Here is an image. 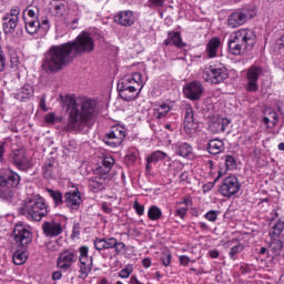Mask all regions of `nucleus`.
Returning a JSON list of instances; mask_svg holds the SVG:
<instances>
[{
    "instance_id": "nucleus-24",
    "label": "nucleus",
    "mask_w": 284,
    "mask_h": 284,
    "mask_svg": "<svg viewBox=\"0 0 284 284\" xmlns=\"http://www.w3.org/2000/svg\"><path fill=\"white\" fill-rule=\"evenodd\" d=\"M175 154L182 156V159H192L194 156V149L186 142L175 144Z\"/></svg>"
},
{
    "instance_id": "nucleus-17",
    "label": "nucleus",
    "mask_w": 284,
    "mask_h": 284,
    "mask_svg": "<svg viewBox=\"0 0 284 284\" xmlns=\"http://www.w3.org/2000/svg\"><path fill=\"white\" fill-rule=\"evenodd\" d=\"M184 94L192 101H199L203 97V84L199 81H193L184 87Z\"/></svg>"
},
{
    "instance_id": "nucleus-58",
    "label": "nucleus",
    "mask_w": 284,
    "mask_h": 284,
    "mask_svg": "<svg viewBox=\"0 0 284 284\" xmlns=\"http://www.w3.org/2000/svg\"><path fill=\"white\" fill-rule=\"evenodd\" d=\"M63 278V273L61 271H55L52 274V281H61Z\"/></svg>"
},
{
    "instance_id": "nucleus-5",
    "label": "nucleus",
    "mask_w": 284,
    "mask_h": 284,
    "mask_svg": "<svg viewBox=\"0 0 284 284\" xmlns=\"http://www.w3.org/2000/svg\"><path fill=\"white\" fill-rule=\"evenodd\" d=\"M118 88H120L121 97H128V92L134 94L138 90L143 89V75H141L139 72L131 75H125L122 79V83L119 84Z\"/></svg>"
},
{
    "instance_id": "nucleus-25",
    "label": "nucleus",
    "mask_w": 284,
    "mask_h": 284,
    "mask_svg": "<svg viewBox=\"0 0 284 284\" xmlns=\"http://www.w3.org/2000/svg\"><path fill=\"white\" fill-rule=\"evenodd\" d=\"M114 245H116V239L114 237L97 239L94 241V247L99 252H101V250H112Z\"/></svg>"
},
{
    "instance_id": "nucleus-10",
    "label": "nucleus",
    "mask_w": 284,
    "mask_h": 284,
    "mask_svg": "<svg viewBox=\"0 0 284 284\" xmlns=\"http://www.w3.org/2000/svg\"><path fill=\"white\" fill-rule=\"evenodd\" d=\"M12 161L13 165L23 172L30 170V168L33 165L32 159L26 154V150L23 149L14 150L12 152Z\"/></svg>"
},
{
    "instance_id": "nucleus-31",
    "label": "nucleus",
    "mask_w": 284,
    "mask_h": 284,
    "mask_svg": "<svg viewBox=\"0 0 284 284\" xmlns=\"http://www.w3.org/2000/svg\"><path fill=\"white\" fill-rule=\"evenodd\" d=\"M3 20L6 21L3 23V31L6 32V34L12 33L17 29L19 20H17L16 18H11L10 14H6Z\"/></svg>"
},
{
    "instance_id": "nucleus-43",
    "label": "nucleus",
    "mask_w": 284,
    "mask_h": 284,
    "mask_svg": "<svg viewBox=\"0 0 284 284\" xmlns=\"http://www.w3.org/2000/svg\"><path fill=\"white\" fill-rule=\"evenodd\" d=\"M81 17H83L81 8L75 7L73 9V12L71 13V23H72V26H77V23H79Z\"/></svg>"
},
{
    "instance_id": "nucleus-53",
    "label": "nucleus",
    "mask_w": 284,
    "mask_h": 284,
    "mask_svg": "<svg viewBox=\"0 0 284 284\" xmlns=\"http://www.w3.org/2000/svg\"><path fill=\"white\" fill-rule=\"evenodd\" d=\"M165 0H149V8H163Z\"/></svg>"
},
{
    "instance_id": "nucleus-50",
    "label": "nucleus",
    "mask_w": 284,
    "mask_h": 284,
    "mask_svg": "<svg viewBox=\"0 0 284 284\" xmlns=\"http://www.w3.org/2000/svg\"><path fill=\"white\" fill-rule=\"evenodd\" d=\"M161 263L164 265V267H170V264L172 263V254L163 253L161 256Z\"/></svg>"
},
{
    "instance_id": "nucleus-41",
    "label": "nucleus",
    "mask_w": 284,
    "mask_h": 284,
    "mask_svg": "<svg viewBox=\"0 0 284 284\" xmlns=\"http://www.w3.org/2000/svg\"><path fill=\"white\" fill-rule=\"evenodd\" d=\"M67 8H68V6H65V3L55 2L53 4V12H54L55 17H63V14H65Z\"/></svg>"
},
{
    "instance_id": "nucleus-26",
    "label": "nucleus",
    "mask_w": 284,
    "mask_h": 284,
    "mask_svg": "<svg viewBox=\"0 0 284 284\" xmlns=\"http://www.w3.org/2000/svg\"><path fill=\"white\" fill-rule=\"evenodd\" d=\"M32 94H34V89L32 88V85L24 84L13 94V97L18 101H28V99H30Z\"/></svg>"
},
{
    "instance_id": "nucleus-59",
    "label": "nucleus",
    "mask_w": 284,
    "mask_h": 284,
    "mask_svg": "<svg viewBox=\"0 0 284 284\" xmlns=\"http://www.w3.org/2000/svg\"><path fill=\"white\" fill-rule=\"evenodd\" d=\"M101 209H102V212H104L105 214H112V207H110L108 203L105 202L102 203Z\"/></svg>"
},
{
    "instance_id": "nucleus-3",
    "label": "nucleus",
    "mask_w": 284,
    "mask_h": 284,
    "mask_svg": "<svg viewBox=\"0 0 284 284\" xmlns=\"http://www.w3.org/2000/svg\"><path fill=\"white\" fill-rule=\"evenodd\" d=\"M256 45V33L252 29L242 28L233 31L229 37V51L235 57H241Z\"/></svg>"
},
{
    "instance_id": "nucleus-45",
    "label": "nucleus",
    "mask_w": 284,
    "mask_h": 284,
    "mask_svg": "<svg viewBox=\"0 0 284 284\" xmlns=\"http://www.w3.org/2000/svg\"><path fill=\"white\" fill-rule=\"evenodd\" d=\"M226 170H235L236 169V159L233 155L224 156Z\"/></svg>"
},
{
    "instance_id": "nucleus-55",
    "label": "nucleus",
    "mask_w": 284,
    "mask_h": 284,
    "mask_svg": "<svg viewBox=\"0 0 284 284\" xmlns=\"http://www.w3.org/2000/svg\"><path fill=\"white\" fill-rule=\"evenodd\" d=\"M113 247H114L116 254H121V252H123V250H125V243L119 242L115 240V245Z\"/></svg>"
},
{
    "instance_id": "nucleus-19",
    "label": "nucleus",
    "mask_w": 284,
    "mask_h": 284,
    "mask_svg": "<svg viewBox=\"0 0 284 284\" xmlns=\"http://www.w3.org/2000/svg\"><path fill=\"white\" fill-rule=\"evenodd\" d=\"M135 21L136 17L134 16V12L131 10L120 11L114 16V22L119 26H123L124 28L134 26Z\"/></svg>"
},
{
    "instance_id": "nucleus-23",
    "label": "nucleus",
    "mask_w": 284,
    "mask_h": 284,
    "mask_svg": "<svg viewBox=\"0 0 284 284\" xmlns=\"http://www.w3.org/2000/svg\"><path fill=\"white\" fill-rule=\"evenodd\" d=\"M219 48H221V39L219 38H213L211 39L205 49V53L207 59H215L219 54Z\"/></svg>"
},
{
    "instance_id": "nucleus-16",
    "label": "nucleus",
    "mask_w": 284,
    "mask_h": 284,
    "mask_svg": "<svg viewBox=\"0 0 284 284\" xmlns=\"http://www.w3.org/2000/svg\"><path fill=\"white\" fill-rule=\"evenodd\" d=\"M42 230L44 236L48 239H54L55 236L63 234V226L61 223L53 220L43 222Z\"/></svg>"
},
{
    "instance_id": "nucleus-38",
    "label": "nucleus",
    "mask_w": 284,
    "mask_h": 284,
    "mask_svg": "<svg viewBox=\"0 0 284 284\" xmlns=\"http://www.w3.org/2000/svg\"><path fill=\"white\" fill-rule=\"evenodd\" d=\"M13 197H14V190H12V187L1 186L0 199H2V201H12Z\"/></svg>"
},
{
    "instance_id": "nucleus-27",
    "label": "nucleus",
    "mask_w": 284,
    "mask_h": 284,
    "mask_svg": "<svg viewBox=\"0 0 284 284\" xmlns=\"http://www.w3.org/2000/svg\"><path fill=\"white\" fill-rule=\"evenodd\" d=\"M171 110L172 106L169 103L155 104L153 108V116L154 119H165Z\"/></svg>"
},
{
    "instance_id": "nucleus-54",
    "label": "nucleus",
    "mask_w": 284,
    "mask_h": 284,
    "mask_svg": "<svg viewBox=\"0 0 284 284\" xmlns=\"http://www.w3.org/2000/svg\"><path fill=\"white\" fill-rule=\"evenodd\" d=\"M133 207H134L136 214H139V216H143V214L145 212V206H143L138 201H135L134 204H133Z\"/></svg>"
},
{
    "instance_id": "nucleus-11",
    "label": "nucleus",
    "mask_w": 284,
    "mask_h": 284,
    "mask_svg": "<svg viewBox=\"0 0 284 284\" xmlns=\"http://www.w3.org/2000/svg\"><path fill=\"white\" fill-rule=\"evenodd\" d=\"M263 75L261 67H251L246 72V90L247 92H256L258 90V79Z\"/></svg>"
},
{
    "instance_id": "nucleus-40",
    "label": "nucleus",
    "mask_w": 284,
    "mask_h": 284,
    "mask_svg": "<svg viewBox=\"0 0 284 284\" xmlns=\"http://www.w3.org/2000/svg\"><path fill=\"white\" fill-rule=\"evenodd\" d=\"M9 55L12 70H19V65L21 62L19 60V54L17 53V51L10 50Z\"/></svg>"
},
{
    "instance_id": "nucleus-34",
    "label": "nucleus",
    "mask_w": 284,
    "mask_h": 284,
    "mask_svg": "<svg viewBox=\"0 0 284 284\" xmlns=\"http://www.w3.org/2000/svg\"><path fill=\"white\" fill-rule=\"evenodd\" d=\"M173 216H175V219H181V221H184L185 216H187V205L178 203L173 211Z\"/></svg>"
},
{
    "instance_id": "nucleus-2",
    "label": "nucleus",
    "mask_w": 284,
    "mask_h": 284,
    "mask_svg": "<svg viewBox=\"0 0 284 284\" xmlns=\"http://www.w3.org/2000/svg\"><path fill=\"white\" fill-rule=\"evenodd\" d=\"M67 108L68 122L65 128L69 132H77L81 130L85 123H90V121L99 114L97 102L88 98L80 99L79 103L75 98L68 97Z\"/></svg>"
},
{
    "instance_id": "nucleus-18",
    "label": "nucleus",
    "mask_w": 284,
    "mask_h": 284,
    "mask_svg": "<svg viewBox=\"0 0 284 284\" xmlns=\"http://www.w3.org/2000/svg\"><path fill=\"white\" fill-rule=\"evenodd\" d=\"M64 203L70 210H79L83 199H81V192L79 190L69 191L64 194Z\"/></svg>"
},
{
    "instance_id": "nucleus-52",
    "label": "nucleus",
    "mask_w": 284,
    "mask_h": 284,
    "mask_svg": "<svg viewBox=\"0 0 284 284\" xmlns=\"http://www.w3.org/2000/svg\"><path fill=\"white\" fill-rule=\"evenodd\" d=\"M7 14H9V17L11 19L19 20V16L21 14V8L17 7V6L12 7V9L10 10V13H7Z\"/></svg>"
},
{
    "instance_id": "nucleus-33",
    "label": "nucleus",
    "mask_w": 284,
    "mask_h": 284,
    "mask_svg": "<svg viewBox=\"0 0 284 284\" xmlns=\"http://www.w3.org/2000/svg\"><path fill=\"white\" fill-rule=\"evenodd\" d=\"M263 122L267 125V123H272V125H276L278 123V113L273 109L266 110V115L263 118Z\"/></svg>"
},
{
    "instance_id": "nucleus-8",
    "label": "nucleus",
    "mask_w": 284,
    "mask_h": 284,
    "mask_svg": "<svg viewBox=\"0 0 284 284\" xmlns=\"http://www.w3.org/2000/svg\"><path fill=\"white\" fill-rule=\"evenodd\" d=\"M227 77V69L224 67H210L204 71V80L207 83H223Z\"/></svg>"
},
{
    "instance_id": "nucleus-57",
    "label": "nucleus",
    "mask_w": 284,
    "mask_h": 284,
    "mask_svg": "<svg viewBox=\"0 0 284 284\" xmlns=\"http://www.w3.org/2000/svg\"><path fill=\"white\" fill-rule=\"evenodd\" d=\"M179 261H180V265H184V266L190 265V257L186 255L180 256Z\"/></svg>"
},
{
    "instance_id": "nucleus-49",
    "label": "nucleus",
    "mask_w": 284,
    "mask_h": 284,
    "mask_svg": "<svg viewBox=\"0 0 284 284\" xmlns=\"http://www.w3.org/2000/svg\"><path fill=\"white\" fill-rule=\"evenodd\" d=\"M169 168H170V170L175 172V174H178V172H181V170H183V163H181V161H179V160H175L169 164Z\"/></svg>"
},
{
    "instance_id": "nucleus-46",
    "label": "nucleus",
    "mask_w": 284,
    "mask_h": 284,
    "mask_svg": "<svg viewBox=\"0 0 284 284\" xmlns=\"http://www.w3.org/2000/svg\"><path fill=\"white\" fill-rule=\"evenodd\" d=\"M102 165L105 168L104 172H110V170H112V165H114V158L104 156L102 160Z\"/></svg>"
},
{
    "instance_id": "nucleus-22",
    "label": "nucleus",
    "mask_w": 284,
    "mask_h": 284,
    "mask_svg": "<svg viewBox=\"0 0 284 284\" xmlns=\"http://www.w3.org/2000/svg\"><path fill=\"white\" fill-rule=\"evenodd\" d=\"M275 216L276 219H278V221L270 231V236L272 239H278V236H281V234H283V231H284V212L282 213L276 212Z\"/></svg>"
},
{
    "instance_id": "nucleus-51",
    "label": "nucleus",
    "mask_w": 284,
    "mask_h": 284,
    "mask_svg": "<svg viewBox=\"0 0 284 284\" xmlns=\"http://www.w3.org/2000/svg\"><path fill=\"white\" fill-rule=\"evenodd\" d=\"M40 30H43V32H48L50 30V19H48V17L41 18Z\"/></svg>"
},
{
    "instance_id": "nucleus-1",
    "label": "nucleus",
    "mask_w": 284,
    "mask_h": 284,
    "mask_svg": "<svg viewBox=\"0 0 284 284\" xmlns=\"http://www.w3.org/2000/svg\"><path fill=\"white\" fill-rule=\"evenodd\" d=\"M94 38L82 31L75 40L59 45H52L45 53L42 69L47 74H54L71 63L78 54L94 52Z\"/></svg>"
},
{
    "instance_id": "nucleus-60",
    "label": "nucleus",
    "mask_w": 284,
    "mask_h": 284,
    "mask_svg": "<svg viewBox=\"0 0 284 284\" xmlns=\"http://www.w3.org/2000/svg\"><path fill=\"white\" fill-rule=\"evenodd\" d=\"M6 70V55H0V72H3Z\"/></svg>"
},
{
    "instance_id": "nucleus-48",
    "label": "nucleus",
    "mask_w": 284,
    "mask_h": 284,
    "mask_svg": "<svg viewBox=\"0 0 284 284\" xmlns=\"http://www.w3.org/2000/svg\"><path fill=\"white\" fill-rule=\"evenodd\" d=\"M219 211L211 210L205 213L204 219H206V221H210L211 223H214L219 219Z\"/></svg>"
},
{
    "instance_id": "nucleus-4",
    "label": "nucleus",
    "mask_w": 284,
    "mask_h": 284,
    "mask_svg": "<svg viewBox=\"0 0 284 284\" xmlns=\"http://www.w3.org/2000/svg\"><path fill=\"white\" fill-rule=\"evenodd\" d=\"M21 212L29 221H42L50 213V209L45 204V199L36 195L28 201Z\"/></svg>"
},
{
    "instance_id": "nucleus-12",
    "label": "nucleus",
    "mask_w": 284,
    "mask_h": 284,
    "mask_svg": "<svg viewBox=\"0 0 284 284\" xmlns=\"http://www.w3.org/2000/svg\"><path fill=\"white\" fill-rule=\"evenodd\" d=\"M13 235L17 243H19V245L22 247H26V245L32 241V233L30 232V227L23 223L16 224Z\"/></svg>"
},
{
    "instance_id": "nucleus-6",
    "label": "nucleus",
    "mask_w": 284,
    "mask_h": 284,
    "mask_svg": "<svg viewBox=\"0 0 284 284\" xmlns=\"http://www.w3.org/2000/svg\"><path fill=\"white\" fill-rule=\"evenodd\" d=\"M103 141L110 148H119L125 141V128L119 124L112 126Z\"/></svg>"
},
{
    "instance_id": "nucleus-9",
    "label": "nucleus",
    "mask_w": 284,
    "mask_h": 284,
    "mask_svg": "<svg viewBox=\"0 0 284 284\" xmlns=\"http://www.w3.org/2000/svg\"><path fill=\"white\" fill-rule=\"evenodd\" d=\"M252 19V14L250 13V9H237L233 13H231L227 18V27L229 28H241V26H245L247 20Z\"/></svg>"
},
{
    "instance_id": "nucleus-20",
    "label": "nucleus",
    "mask_w": 284,
    "mask_h": 284,
    "mask_svg": "<svg viewBox=\"0 0 284 284\" xmlns=\"http://www.w3.org/2000/svg\"><path fill=\"white\" fill-rule=\"evenodd\" d=\"M183 128L186 134H194L199 129V124L194 122V112L190 108L185 111Z\"/></svg>"
},
{
    "instance_id": "nucleus-21",
    "label": "nucleus",
    "mask_w": 284,
    "mask_h": 284,
    "mask_svg": "<svg viewBox=\"0 0 284 284\" xmlns=\"http://www.w3.org/2000/svg\"><path fill=\"white\" fill-rule=\"evenodd\" d=\"M159 161H171L170 155L163 151H155L146 158V170L152 169V163L156 164Z\"/></svg>"
},
{
    "instance_id": "nucleus-42",
    "label": "nucleus",
    "mask_w": 284,
    "mask_h": 284,
    "mask_svg": "<svg viewBox=\"0 0 284 284\" xmlns=\"http://www.w3.org/2000/svg\"><path fill=\"white\" fill-rule=\"evenodd\" d=\"M134 272V265L126 264L120 272V278H130V275Z\"/></svg>"
},
{
    "instance_id": "nucleus-7",
    "label": "nucleus",
    "mask_w": 284,
    "mask_h": 284,
    "mask_svg": "<svg viewBox=\"0 0 284 284\" xmlns=\"http://www.w3.org/2000/svg\"><path fill=\"white\" fill-rule=\"evenodd\" d=\"M241 190V182H239V178L234 175H229L222 182L220 187V192L222 196H226V199H231L234 194H239Z\"/></svg>"
},
{
    "instance_id": "nucleus-32",
    "label": "nucleus",
    "mask_w": 284,
    "mask_h": 284,
    "mask_svg": "<svg viewBox=\"0 0 284 284\" xmlns=\"http://www.w3.org/2000/svg\"><path fill=\"white\" fill-rule=\"evenodd\" d=\"M225 123H227V120L217 119L215 122H212L209 128L211 132L219 134L220 132H225Z\"/></svg>"
},
{
    "instance_id": "nucleus-13",
    "label": "nucleus",
    "mask_w": 284,
    "mask_h": 284,
    "mask_svg": "<svg viewBox=\"0 0 284 284\" xmlns=\"http://www.w3.org/2000/svg\"><path fill=\"white\" fill-rule=\"evenodd\" d=\"M78 260V256L74 252L65 250L60 253L57 258V267L61 272H68L74 265V262Z\"/></svg>"
},
{
    "instance_id": "nucleus-35",
    "label": "nucleus",
    "mask_w": 284,
    "mask_h": 284,
    "mask_svg": "<svg viewBox=\"0 0 284 284\" xmlns=\"http://www.w3.org/2000/svg\"><path fill=\"white\" fill-rule=\"evenodd\" d=\"M89 185L94 190V192H99V190H103V185H105V179L101 176L91 178Z\"/></svg>"
},
{
    "instance_id": "nucleus-30",
    "label": "nucleus",
    "mask_w": 284,
    "mask_h": 284,
    "mask_svg": "<svg viewBox=\"0 0 284 284\" xmlns=\"http://www.w3.org/2000/svg\"><path fill=\"white\" fill-rule=\"evenodd\" d=\"M26 31L28 34H37L41 28L39 19H24Z\"/></svg>"
},
{
    "instance_id": "nucleus-29",
    "label": "nucleus",
    "mask_w": 284,
    "mask_h": 284,
    "mask_svg": "<svg viewBox=\"0 0 284 284\" xmlns=\"http://www.w3.org/2000/svg\"><path fill=\"white\" fill-rule=\"evenodd\" d=\"M225 150V144L219 140H211L207 143V152L210 154H221V152H223Z\"/></svg>"
},
{
    "instance_id": "nucleus-64",
    "label": "nucleus",
    "mask_w": 284,
    "mask_h": 284,
    "mask_svg": "<svg viewBox=\"0 0 284 284\" xmlns=\"http://www.w3.org/2000/svg\"><path fill=\"white\" fill-rule=\"evenodd\" d=\"M130 283H132V284H143V283H141V282L139 281V278H138L135 275L131 276Z\"/></svg>"
},
{
    "instance_id": "nucleus-39",
    "label": "nucleus",
    "mask_w": 284,
    "mask_h": 284,
    "mask_svg": "<svg viewBox=\"0 0 284 284\" xmlns=\"http://www.w3.org/2000/svg\"><path fill=\"white\" fill-rule=\"evenodd\" d=\"M28 261V255L23 251H16L13 253V263L14 265H23Z\"/></svg>"
},
{
    "instance_id": "nucleus-15",
    "label": "nucleus",
    "mask_w": 284,
    "mask_h": 284,
    "mask_svg": "<svg viewBox=\"0 0 284 284\" xmlns=\"http://www.w3.org/2000/svg\"><path fill=\"white\" fill-rule=\"evenodd\" d=\"M79 252L80 274H82V276H88L89 273L92 272V257L88 255V246H81Z\"/></svg>"
},
{
    "instance_id": "nucleus-36",
    "label": "nucleus",
    "mask_w": 284,
    "mask_h": 284,
    "mask_svg": "<svg viewBox=\"0 0 284 284\" xmlns=\"http://www.w3.org/2000/svg\"><path fill=\"white\" fill-rule=\"evenodd\" d=\"M47 192L49 196L52 197L55 207H59V205H63V194L60 191L48 189Z\"/></svg>"
},
{
    "instance_id": "nucleus-28",
    "label": "nucleus",
    "mask_w": 284,
    "mask_h": 284,
    "mask_svg": "<svg viewBox=\"0 0 284 284\" xmlns=\"http://www.w3.org/2000/svg\"><path fill=\"white\" fill-rule=\"evenodd\" d=\"M165 45H175V48H185V42L181 39V33L170 32L168 39L164 41Z\"/></svg>"
},
{
    "instance_id": "nucleus-37",
    "label": "nucleus",
    "mask_w": 284,
    "mask_h": 284,
    "mask_svg": "<svg viewBox=\"0 0 284 284\" xmlns=\"http://www.w3.org/2000/svg\"><path fill=\"white\" fill-rule=\"evenodd\" d=\"M148 216L150 221H159L163 216V211L156 205H152L149 207Z\"/></svg>"
},
{
    "instance_id": "nucleus-63",
    "label": "nucleus",
    "mask_w": 284,
    "mask_h": 284,
    "mask_svg": "<svg viewBox=\"0 0 284 284\" xmlns=\"http://www.w3.org/2000/svg\"><path fill=\"white\" fill-rule=\"evenodd\" d=\"M209 256H211V258H219L220 253L217 250H212L209 252Z\"/></svg>"
},
{
    "instance_id": "nucleus-14",
    "label": "nucleus",
    "mask_w": 284,
    "mask_h": 284,
    "mask_svg": "<svg viewBox=\"0 0 284 284\" xmlns=\"http://www.w3.org/2000/svg\"><path fill=\"white\" fill-rule=\"evenodd\" d=\"M21 176L17 172L7 169L0 173V187H19Z\"/></svg>"
},
{
    "instance_id": "nucleus-47",
    "label": "nucleus",
    "mask_w": 284,
    "mask_h": 284,
    "mask_svg": "<svg viewBox=\"0 0 284 284\" xmlns=\"http://www.w3.org/2000/svg\"><path fill=\"white\" fill-rule=\"evenodd\" d=\"M243 251V246H241V244H237L233 247H231L230 252H229V256L230 258H232V261H236V254H240V252Z\"/></svg>"
},
{
    "instance_id": "nucleus-44",
    "label": "nucleus",
    "mask_w": 284,
    "mask_h": 284,
    "mask_svg": "<svg viewBox=\"0 0 284 284\" xmlns=\"http://www.w3.org/2000/svg\"><path fill=\"white\" fill-rule=\"evenodd\" d=\"M27 13V17L24 19H39V9L37 7H29L23 11V14Z\"/></svg>"
},
{
    "instance_id": "nucleus-62",
    "label": "nucleus",
    "mask_w": 284,
    "mask_h": 284,
    "mask_svg": "<svg viewBox=\"0 0 284 284\" xmlns=\"http://www.w3.org/2000/svg\"><path fill=\"white\" fill-rule=\"evenodd\" d=\"M47 123H54V113H49L45 115Z\"/></svg>"
},
{
    "instance_id": "nucleus-56",
    "label": "nucleus",
    "mask_w": 284,
    "mask_h": 284,
    "mask_svg": "<svg viewBox=\"0 0 284 284\" xmlns=\"http://www.w3.org/2000/svg\"><path fill=\"white\" fill-rule=\"evenodd\" d=\"M43 176L44 179H50L52 176V164L43 168Z\"/></svg>"
},
{
    "instance_id": "nucleus-61",
    "label": "nucleus",
    "mask_w": 284,
    "mask_h": 284,
    "mask_svg": "<svg viewBox=\"0 0 284 284\" xmlns=\"http://www.w3.org/2000/svg\"><path fill=\"white\" fill-rule=\"evenodd\" d=\"M142 265L143 267H151L152 266V260L145 257L144 260H142Z\"/></svg>"
}]
</instances>
